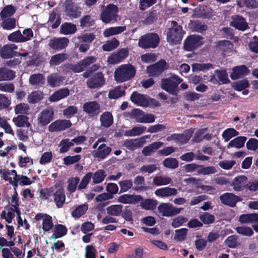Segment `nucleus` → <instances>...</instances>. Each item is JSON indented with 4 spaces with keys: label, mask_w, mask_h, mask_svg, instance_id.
<instances>
[{
    "label": "nucleus",
    "mask_w": 258,
    "mask_h": 258,
    "mask_svg": "<svg viewBox=\"0 0 258 258\" xmlns=\"http://www.w3.org/2000/svg\"><path fill=\"white\" fill-rule=\"evenodd\" d=\"M126 30L125 26H118L110 27L106 29L104 32L105 37H109L114 35H117L124 32Z\"/></svg>",
    "instance_id": "47"
},
{
    "label": "nucleus",
    "mask_w": 258,
    "mask_h": 258,
    "mask_svg": "<svg viewBox=\"0 0 258 258\" xmlns=\"http://www.w3.org/2000/svg\"><path fill=\"white\" fill-rule=\"evenodd\" d=\"M232 88L237 91H241L249 86V81L247 79L233 82L231 84Z\"/></svg>",
    "instance_id": "44"
},
{
    "label": "nucleus",
    "mask_w": 258,
    "mask_h": 258,
    "mask_svg": "<svg viewBox=\"0 0 258 258\" xmlns=\"http://www.w3.org/2000/svg\"><path fill=\"white\" fill-rule=\"evenodd\" d=\"M183 80L177 76L172 75L168 78L162 79L161 87L170 94L177 96L179 91L178 85Z\"/></svg>",
    "instance_id": "2"
},
{
    "label": "nucleus",
    "mask_w": 258,
    "mask_h": 258,
    "mask_svg": "<svg viewBox=\"0 0 258 258\" xmlns=\"http://www.w3.org/2000/svg\"><path fill=\"white\" fill-rule=\"evenodd\" d=\"M16 19L14 18H5L2 23L1 26L5 30H12L16 27Z\"/></svg>",
    "instance_id": "57"
},
{
    "label": "nucleus",
    "mask_w": 258,
    "mask_h": 258,
    "mask_svg": "<svg viewBox=\"0 0 258 258\" xmlns=\"http://www.w3.org/2000/svg\"><path fill=\"white\" fill-rule=\"evenodd\" d=\"M1 216L2 218L5 219L8 223H11L15 217V214L12 208H7L2 211Z\"/></svg>",
    "instance_id": "54"
},
{
    "label": "nucleus",
    "mask_w": 258,
    "mask_h": 258,
    "mask_svg": "<svg viewBox=\"0 0 258 258\" xmlns=\"http://www.w3.org/2000/svg\"><path fill=\"white\" fill-rule=\"evenodd\" d=\"M122 206L120 205H113L106 208L107 215L111 216H119L122 212Z\"/></svg>",
    "instance_id": "43"
},
{
    "label": "nucleus",
    "mask_w": 258,
    "mask_h": 258,
    "mask_svg": "<svg viewBox=\"0 0 258 258\" xmlns=\"http://www.w3.org/2000/svg\"><path fill=\"white\" fill-rule=\"evenodd\" d=\"M250 71L248 68L244 64L236 66L232 68V72L230 77L232 80H236L248 75Z\"/></svg>",
    "instance_id": "16"
},
{
    "label": "nucleus",
    "mask_w": 258,
    "mask_h": 258,
    "mask_svg": "<svg viewBox=\"0 0 258 258\" xmlns=\"http://www.w3.org/2000/svg\"><path fill=\"white\" fill-rule=\"evenodd\" d=\"M18 48L15 44L5 45L0 50V55L4 59H8L16 55V51L14 50Z\"/></svg>",
    "instance_id": "19"
},
{
    "label": "nucleus",
    "mask_w": 258,
    "mask_h": 258,
    "mask_svg": "<svg viewBox=\"0 0 258 258\" xmlns=\"http://www.w3.org/2000/svg\"><path fill=\"white\" fill-rule=\"evenodd\" d=\"M142 200L140 195L124 194L118 198V202L124 204H136Z\"/></svg>",
    "instance_id": "22"
},
{
    "label": "nucleus",
    "mask_w": 258,
    "mask_h": 258,
    "mask_svg": "<svg viewBox=\"0 0 258 258\" xmlns=\"http://www.w3.org/2000/svg\"><path fill=\"white\" fill-rule=\"evenodd\" d=\"M118 12V7L114 4H108L101 12L100 18L103 22L108 23L115 20Z\"/></svg>",
    "instance_id": "6"
},
{
    "label": "nucleus",
    "mask_w": 258,
    "mask_h": 258,
    "mask_svg": "<svg viewBox=\"0 0 258 258\" xmlns=\"http://www.w3.org/2000/svg\"><path fill=\"white\" fill-rule=\"evenodd\" d=\"M88 209L87 204L79 205L76 207L72 212V216L75 218H80L86 212Z\"/></svg>",
    "instance_id": "58"
},
{
    "label": "nucleus",
    "mask_w": 258,
    "mask_h": 258,
    "mask_svg": "<svg viewBox=\"0 0 258 258\" xmlns=\"http://www.w3.org/2000/svg\"><path fill=\"white\" fill-rule=\"evenodd\" d=\"M78 39L83 43L90 44L95 39V35L93 33H86L78 36Z\"/></svg>",
    "instance_id": "62"
},
{
    "label": "nucleus",
    "mask_w": 258,
    "mask_h": 258,
    "mask_svg": "<svg viewBox=\"0 0 258 258\" xmlns=\"http://www.w3.org/2000/svg\"><path fill=\"white\" fill-rule=\"evenodd\" d=\"M45 78L41 74H34L30 76L29 83L32 85H43Z\"/></svg>",
    "instance_id": "48"
},
{
    "label": "nucleus",
    "mask_w": 258,
    "mask_h": 258,
    "mask_svg": "<svg viewBox=\"0 0 258 258\" xmlns=\"http://www.w3.org/2000/svg\"><path fill=\"white\" fill-rule=\"evenodd\" d=\"M111 151V148L102 144L99 145L98 149L93 152V156L96 158L104 159Z\"/></svg>",
    "instance_id": "29"
},
{
    "label": "nucleus",
    "mask_w": 258,
    "mask_h": 258,
    "mask_svg": "<svg viewBox=\"0 0 258 258\" xmlns=\"http://www.w3.org/2000/svg\"><path fill=\"white\" fill-rule=\"evenodd\" d=\"M69 42V39L67 37H54L50 40L48 46L52 49L59 51L66 48Z\"/></svg>",
    "instance_id": "15"
},
{
    "label": "nucleus",
    "mask_w": 258,
    "mask_h": 258,
    "mask_svg": "<svg viewBox=\"0 0 258 258\" xmlns=\"http://www.w3.org/2000/svg\"><path fill=\"white\" fill-rule=\"evenodd\" d=\"M106 174L103 170H99L94 173H92V182L94 184H98L102 182L105 179Z\"/></svg>",
    "instance_id": "55"
},
{
    "label": "nucleus",
    "mask_w": 258,
    "mask_h": 258,
    "mask_svg": "<svg viewBox=\"0 0 258 258\" xmlns=\"http://www.w3.org/2000/svg\"><path fill=\"white\" fill-rule=\"evenodd\" d=\"M203 44V37L202 36L191 34L184 40L183 47L185 50L192 51L201 47Z\"/></svg>",
    "instance_id": "4"
},
{
    "label": "nucleus",
    "mask_w": 258,
    "mask_h": 258,
    "mask_svg": "<svg viewBox=\"0 0 258 258\" xmlns=\"http://www.w3.org/2000/svg\"><path fill=\"white\" fill-rule=\"evenodd\" d=\"M246 140V138L245 137H238L231 140L228 144L227 147L228 148L231 147H234L238 149L241 148L244 146Z\"/></svg>",
    "instance_id": "45"
},
{
    "label": "nucleus",
    "mask_w": 258,
    "mask_h": 258,
    "mask_svg": "<svg viewBox=\"0 0 258 258\" xmlns=\"http://www.w3.org/2000/svg\"><path fill=\"white\" fill-rule=\"evenodd\" d=\"M80 181V178L78 177H71L68 179L67 189L70 192L75 191L78 184Z\"/></svg>",
    "instance_id": "60"
},
{
    "label": "nucleus",
    "mask_w": 258,
    "mask_h": 258,
    "mask_svg": "<svg viewBox=\"0 0 258 258\" xmlns=\"http://www.w3.org/2000/svg\"><path fill=\"white\" fill-rule=\"evenodd\" d=\"M2 173L3 178L6 181H8L10 183H16L15 176L17 175V172L15 170H12L11 171H0Z\"/></svg>",
    "instance_id": "53"
},
{
    "label": "nucleus",
    "mask_w": 258,
    "mask_h": 258,
    "mask_svg": "<svg viewBox=\"0 0 258 258\" xmlns=\"http://www.w3.org/2000/svg\"><path fill=\"white\" fill-rule=\"evenodd\" d=\"M71 122L69 120H58L52 122L49 126V131L51 132L63 131L70 127Z\"/></svg>",
    "instance_id": "20"
},
{
    "label": "nucleus",
    "mask_w": 258,
    "mask_h": 258,
    "mask_svg": "<svg viewBox=\"0 0 258 258\" xmlns=\"http://www.w3.org/2000/svg\"><path fill=\"white\" fill-rule=\"evenodd\" d=\"M238 135V132L233 128H229L225 130L222 133V137L225 142H228L231 138Z\"/></svg>",
    "instance_id": "63"
},
{
    "label": "nucleus",
    "mask_w": 258,
    "mask_h": 258,
    "mask_svg": "<svg viewBox=\"0 0 258 258\" xmlns=\"http://www.w3.org/2000/svg\"><path fill=\"white\" fill-rule=\"evenodd\" d=\"M167 69L165 60L162 59L147 68V72L150 77H158Z\"/></svg>",
    "instance_id": "10"
},
{
    "label": "nucleus",
    "mask_w": 258,
    "mask_h": 258,
    "mask_svg": "<svg viewBox=\"0 0 258 258\" xmlns=\"http://www.w3.org/2000/svg\"><path fill=\"white\" fill-rule=\"evenodd\" d=\"M215 75H211L210 76L208 82L213 84H227L230 83L228 77V74L225 69H217L214 71Z\"/></svg>",
    "instance_id": "7"
},
{
    "label": "nucleus",
    "mask_w": 258,
    "mask_h": 258,
    "mask_svg": "<svg viewBox=\"0 0 258 258\" xmlns=\"http://www.w3.org/2000/svg\"><path fill=\"white\" fill-rule=\"evenodd\" d=\"M145 142L142 139L126 140L123 145L128 150H134L143 146Z\"/></svg>",
    "instance_id": "32"
},
{
    "label": "nucleus",
    "mask_w": 258,
    "mask_h": 258,
    "mask_svg": "<svg viewBox=\"0 0 258 258\" xmlns=\"http://www.w3.org/2000/svg\"><path fill=\"white\" fill-rule=\"evenodd\" d=\"M36 221L42 220V228L44 231H49L53 226L51 216L46 214L38 213L35 217Z\"/></svg>",
    "instance_id": "14"
},
{
    "label": "nucleus",
    "mask_w": 258,
    "mask_h": 258,
    "mask_svg": "<svg viewBox=\"0 0 258 258\" xmlns=\"http://www.w3.org/2000/svg\"><path fill=\"white\" fill-rule=\"evenodd\" d=\"M221 203L230 207H234L239 201V198L232 193H225L220 197Z\"/></svg>",
    "instance_id": "24"
},
{
    "label": "nucleus",
    "mask_w": 258,
    "mask_h": 258,
    "mask_svg": "<svg viewBox=\"0 0 258 258\" xmlns=\"http://www.w3.org/2000/svg\"><path fill=\"white\" fill-rule=\"evenodd\" d=\"M163 143L161 142H155L145 147L142 150V154L145 156H149L159 149Z\"/></svg>",
    "instance_id": "31"
},
{
    "label": "nucleus",
    "mask_w": 258,
    "mask_h": 258,
    "mask_svg": "<svg viewBox=\"0 0 258 258\" xmlns=\"http://www.w3.org/2000/svg\"><path fill=\"white\" fill-rule=\"evenodd\" d=\"M147 95L137 91H134L130 96V100L133 103L142 107H145L147 104Z\"/></svg>",
    "instance_id": "21"
},
{
    "label": "nucleus",
    "mask_w": 258,
    "mask_h": 258,
    "mask_svg": "<svg viewBox=\"0 0 258 258\" xmlns=\"http://www.w3.org/2000/svg\"><path fill=\"white\" fill-rule=\"evenodd\" d=\"M67 232V229L64 226L61 224L56 225L52 237L54 238L61 237L66 234Z\"/></svg>",
    "instance_id": "52"
},
{
    "label": "nucleus",
    "mask_w": 258,
    "mask_h": 258,
    "mask_svg": "<svg viewBox=\"0 0 258 258\" xmlns=\"http://www.w3.org/2000/svg\"><path fill=\"white\" fill-rule=\"evenodd\" d=\"M52 197L57 208H61L66 200V195L61 186L55 185L53 187Z\"/></svg>",
    "instance_id": "12"
},
{
    "label": "nucleus",
    "mask_w": 258,
    "mask_h": 258,
    "mask_svg": "<svg viewBox=\"0 0 258 258\" xmlns=\"http://www.w3.org/2000/svg\"><path fill=\"white\" fill-rule=\"evenodd\" d=\"M61 23V18L59 15H56V13L52 11L49 14V18L46 25L48 27L55 29L58 27Z\"/></svg>",
    "instance_id": "30"
},
{
    "label": "nucleus",
    "mask_w": 258,
    "mask_h": 258,
    "mask_svg": "<svg viewBox=\"0 0 258 258\" xmlns=\"http://www.w3.org/2000/svg\"><path fill=\"white\" fill-rule=\"evenodd\" d=\"M128 55V50L127 48H121L110 55L108 57L107 62L111 64H117L123 61Z\"/></svg>",
    "instance_id": "13"
},
{
    "label": "nucleus",
    "mask_w": 258,
    "mask_h": 258,
    "mask_svg": "<svg viewBox=\"0 0 258 258\" xmlns=\"http://www.w3.org/2000/svg\"><path fill=\"white\" fill-rule=\"evenodd\" d=\"M119 45V42L116 38H113L111 40L107 41L102 46V49L105 51H110Z\"/></svg>",
    "instance_id": "50"
},
{
    "label": "nucleus",
    "mask_w": 258,
    "mask_h": 258,
    "mask_svg": "<svg viewBox=\"0 0 258 258\" xmlns=\"http://www.w3.org/2000/svg\"><path fill=\"white\" fill-rule=\"evenodd\" d=\"M64 12L70 19L79 18L81 15V8L78 5L70 0H67L64 3Z\"/></svg>",
    "instance_id": "11"
},
{
    "label": "nucleus",
    "mask_w": 258,
    "mask_h": 258,
    "mask_svg": "<svg viewBox=\"0 0 258 258\" xmlns=\"http://www.w3.org/2000/svg\"><path fill=\"white\" fill-rule=\"evenodd\" d=\"M188 27L192 32L203 33L208 30V26L204 22L199 20H191L188 24Z\"/></svg>",
    "instance_id": "25"
},
{
    "label": "nucleus",
    "mask_w": 258,
    "mask_h": 258,
    "mask_svg": "<svg viewBox=\"0 0 258 258\" xmlns=\"http://www.w3.org/2000/svg\"><path fill=\"white\" fill-rule=\"evenodd\" d=\"M136 70L131 63L121 64L114 72L115 80L119 83L128 81L133 79L136 75Z\"/></svg>",
    "instance_id": "1"
},
{
    "label": "nucleus",
    "mask_w": 258,
    "mask_h": 258,
    "mask_svg": "<svg viewBox=\"0 0 258 258\" xmlns=\"http://www.w3.org/2000/svg\"><path fill=\"white\" fill-rule=\"evenodd\" d=\"M146 127L144 126H138L133 127L130 130L125 131L124 135L126 137L140 136L145 132Z\"/></svg>",
    "instance_id": "42"
},
{
    "label": "nucleus",
    "mask_w": 258,
    "mask_h": 258,
    "mask_svg": "<svg viewBox=\"0 0 258 258\" xmlns=\"http://www.w3.org/2000/svg\"><path fill=\"white\" fill-rule=\"evenodd\" d=\"M171 180V178L169 177L157 174L153 177V184L156 186L166 185L170 184Z\"/></svg>",
    "instance_id": "35"
},
{
    "label": "nucleus",
    "mask_w": 258,
    "mask_h": 258,
    "mask_svg": "<svg viewBox=\"0 0 258 258\" xmlns=\"http://www.w3.org/2000/svg\"><path fill=\"white\" fill-rule=\"evenodd\" d=\"M247 178L244 175L235 177L232 181L233 189L235 191H241L246 186Z\"/></svg>",
    "instance_id": "27"
},
{
    "label": "nucleus",
    "mask_w": 258,
    "mask_h": 258,
    "mask_svg": "<svg viewBox=\"0 0 258 258\" xmlns=\"http://www.w3.org/2000/svg\"><path fill=\"white\" fill-rule=\"evenodd\" d=\"M177 193L178 191L177 189L170 187L159 188L156 189L155 191V194L157 196L161 198L176 196Z\"/></svg>",
    "instance_id": "28"
},
{
    "label": "nucleus",
    "mask_w": 258,
    "mask_h": 258,
    "mask_svg": "<svg viewBox=\"0 0 258 258\" xmlns=\"http://www.w3.org/2000/svg\"><path fill=\"white\" fill-rule=\"evenodd\" d=\"M134 183L136 186L134 189L136 190H144L147 189V186H143L145 183V178L141 175H138L134 178Z\"/></svg>",
    "instance_id": "59"
},
{
    "label": "nucleus",
    "mask_w": 258,
    "mask_h": 258,
    "mask_svg": "<svg viewBox=\"0 0 258 258\" xmlns=\"http://www.w3.org/2000/svg\"><path fill=\"white\" fill-rule=\"evenodd\" d=\"M77 30L76 25L72 23L65 22L60 26V33L66 35L74 34Z\"/></svg>",
    "instance_id": "34"
},
{
    "label": "nucleus",
    "mask_w": 258,
    "mask_h": 258,
    "mask_svg": "<svg viewBox=\"0 0 258 258\" xmlns=\"http://www.w3.org/2000/svg\"><path fill=\"white\" fill-rule=\"evenodd\" d=\"M157 204L158 202L157 200L152 199H148L143 200L141 202V206L145 210H152L156 208Z\"/></svg>",
    "instance_id": "49"
},
{
    "label": "nucleus",
    "mask_w": 258,
    "mask_h": 258,
    "mask_svg": "<svg viewBox=\"0 0 258 258\" xmlns=\"http://www.w3.org/2000/svg\"><path fill=\"white\" fill-rule=\"evenodd\" d=\"M160 43V38L156 33H148L139 39L138 45L143 49L155 48Z\"/></svg>",
    "instance_id": "3"
},
{
    "label": "nucleus",
    "mask_w": 258,
    "mask_h": 258,
    "mask_svg": "<svg viewBox=\"0 0 258 258\" xmlns=\"http://www.w3.org/2000/svg\"><path fill=\"white\" fill-rule=\"evenodd\" d=\"M232 19L230 25L235 29L243 31L248 28L245 19L242 16L235 15L232 17Z\"/></svg>",
    "instance_id": "18"
},
{
    "label": "nucleus",
    "mask_w": 258,
    "mask_h": 258,
    "mask_svg": "<svg viewBox=\"0 0 258 258\" xmlns=\"http://www.w3.org/2000/svg\"><path fill=\"white\" fill-rule=\"evenodd\" d=\"M83 111L86 113H99L100 106V104L96 101L86 102L84 104Z\"/></svg>",
    "instance_id": "33"
},
{
    "label": "nucleus",
    "mask_w": 258,
    "mask_h": 258,
    "mask_svg": "<svg viewBox=\"0 0 258 258\" xmlns=\"http://www.w3.org/2000/svg\"><path fill=\"white\" fill-rule=\"evenodd\" d=\"M185 33L182 28H170L167 33V41L170 44H178L181 42Z\"/></svg>",
    "instance_id": "5"
},
{
    "label": "nucleus",
    "mask_w": 258,
    "mask_h": 258,
    "mask_svg": "<svg viewBox=\"0 0 258 258\" xmlns=\"http://www.w3.org/2000/svg\"><path fill=\"white\" fill-rule=\"evenodd\" d=\"M130 117L135 119L137 122L141 123H152L155 120V116L152 114H129Z\"/></svg>",
    "instance_id": "26"
},
{
    "label": "nucleus",
    "mask_w": 258,
    "mask_h": 258,
    "mask_svg": "<svg viewBox=\"0 0 258 258\" xmlns=\"http://www.w3.org/2000/svg\"><path fill=\"white\" fill-rule=\"evenodd\" d=\"M163 165L166 168L175 169L178 166V162L175 158H167L163 161Z\"/></svg>",
    "instance_id": "64"
},
{
    "label": "nucleus",
    "mask_w": 258,
    "mask_h": 258,
    "mask_svg": "<svg viewBox=\"0 0 258 258\" xmlns=\"http://www.w3.org/2000/svg\"><path fill=\"white\" fill-rule=\"evenodd\" d=\"M80 26L82 28H89L95 24V21L89 15L83 16L80 20Z\"/></svg>",
    "instance_id": "46"
},
{
    "label": "nucleus",
    "mask_w": 258,
    "mask_h": 258,
    "mask_svg": "<svg viewBox=\"0 0 258 258\" xmlns=\"http://www.w3.org/2000/svg\"><path fill=\"white\" fill-rule=\"evenodd\" d=\"M43 98V93L40 91H34L28 95L27 99L30 103H38Z\"/></svg>",
    "instance_id": "41"
},
{
    "label": "nucleus",
    "mask_w": 258,
    "mask_h": 258,
    "mask_svg": "<svg viewBox=\"0 0 258 258\" xmlns=\"http://www.w3.org/2000/svg\"><path fill=\"white\" fill-rule=\"evenodd\" d=\"M239 221L241 223H258V214L256 213L242 214L240 216Z\"/></svg>",
    "instance_id": "37"
},
{
    "label": "nucleus",
    "mask_w": 258,
    "mask_h": 258,
    "mask_svg": "<svg viewBox=\"0 0 258 258\" xmlns=\"http://www.w3.org/2000/svg\"><path fill=\"white\" fill-rule=\"evenodd\" d=\"M105 84V79L102 72L94 74L87 81V86L90 89L100 88Z\"/></svg>",
    "instance_id": "9"
},
{
    "label": "nucleus",
    "mask_w": 258,
    "mask_h": 258,
    "mask_svg": "<svg viewBox=\"0 0 258 258\" xmlns=\"http://www.w3.org/2000/svg\"><path fill=\"white\" fill-rule=\"evenodd\" d=\"M68 58V56L66 53H58L51 56L49 64L53 66H58Z\"/></svg>",
    "instance_id": "38"
},
{
    "label": "nucleus",
    "mask_w": 258,
    "mask_h": 258,
    "mask_svg": "<svg viewBox=\"0 0 258 258\" xmlns=\"http://www.w3.org/2000/svg\"><path fill=\"white\" fill-rule=\"evenodd\" d=\"M183 209L174 207L171 204L162 203L158 207V210L160 214L164 217H172L180 213Z\"/></svg>",
    "instance_id": "8"
},
{
    "label": "nucleus",
    "mask_w": 258,
    "mask_h": 258,
    "mask_svg": "<svg viewBox=\"0 0 258 258\" xmlns=\"http://www.w3.org/2000/svg\"><path fill=\"white\" fill-rule=\"evenodd\" d=\"M192 132L190 131H185L184 133L181 134H173L167 137L168 141H174L178 144H185L187 143L190 139Z\"/></svg>",
    "instance_id": "17"
},
{
    "label": "nucleus",
    "mask_w": 258,
    "mask_h": 258,
    "mask_svg": "<svg viewBox=\"0 0 258 258\" xmlns=\"http://www.w3.org/2000/svg\"><path fill=\"white\" fill-rule=\"evenodd\" d=\"M15 77V73L5 67L0 68V81H10Z\"/></svg>",
    "instance_id": "36"
},
{
    "label": "nucleus",
    "mask_w": 258,
    "mask_h": 258,
    "mask_svg": "<svg viewBox=\"0 0 258 258\" xmlns=\"http://www.w3.org/2000/svg\"><path fill=\"white\" fill-rule=\"evenodd\" d=\"M13 122L18 127H22L26 125L27 127L30 126L28 121V117L26 115L21 114L13 118Z\"/></svg>",
    "instance_id": "40"
},
{
    "label": "nucleus",
    "mask_w": 258,
    "mask_h": 258,
    "mask_svg": "<svg viewBox=\"0 0 258 258\" xmlns=\"http://www.w3.org/2000/svg\"><path fill=\"white\" fill-rule=\"evenodd\" d=\"M73 146L74 143L69 139L62 140L58 145V147L60 148L59 153H64L68 152L70 150V147Z\"/></svg>",
    "instance_id": "51"
},
{
    "label": "nucleus",
    "mask_w": 258,
    "mask_h": 258,
    "mask_svg": "<svg viewBox=\"0 0 258 258\" xmlns=\"http://www.w3.org/2000/svg\"><path fill=\"white\" fill-rule=\"evenodd\" d=\"M70 94V90L67 88L64 87L54 92L49 98V100L50 102H57L64 99L69 96Z\"/></svg>",
    "instance_id": "23"
},
{
    "label": "nucleus",
    "mask_w": 258,
    "mask_h": 258,
    "mask_svg": "<svg viewBox=\"0 0 258 258\" xmlns=\"http://www.w3.org/2000/svg\"><path fill=\"white\" fill-rule=\"evenodd\" d=\"M125 94V90L122 89L121 87L118 86L109 91L108 98L111 99H116L124 96Z\"/></svg>",
    "instance_id": "39"
},
{
    "label": "nucleus",
    "mask_w": 258,
    "mask_h": 258,
    "mask_svg": "<svg viewBox=\"0 0 258 258\" xmlns=\"http://www.w3.org/2000/svg\"><path fill=\"white\" fill-rule=\"evenodd\" d=\"M101 125L104 127L110 126L113 122L112 114H102L100 117Z\"/></svg>",
    "instance_id": "61"
},
{
    "label": "nucleus",
    "mask_w": 258,
    "mask_h": 258,
    "mask_svg": "<svg viewBox=\"0 0 258 258\" xmlns=\"http://www.w3.org/2000/svg\"><path fill=\"white\" fill-rule=\"evenodd\" d=\"M16 12L15 7L12 5H8L0 12V16L2 19L12 16Z\"/></svg>",
    "instance_id": "56"
}]
</instances>
